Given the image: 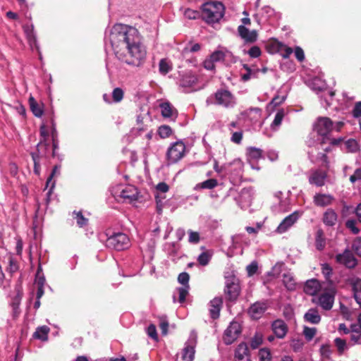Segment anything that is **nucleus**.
<instances>
[{"instance_id":"nucleus-57","label":"nucleus","mask_w":361,"mask_h":361,"mask_svg":"<svg viewBox=\"0 0 361 361\" xmlns=\"http://www.w3.org/2000/svg\"><path fill=\"white\" fill-rule=\"evenodd\" d=\"M286 94L280 95L278 92V94L271 101L270 104L273 105L274 106H279L286 100Z\"/></svg>"},{"instance_id":"nucleus-53","label":"nucleus","mask_w":361,"mask_h":361,"mask_svg":"<svg viewBox=\"0 0 361 361\" xmlns=\"http://www.w3.org/2000/svg\"><path fill=\"white\" fill-rule=\"evenodd\" d=\"M123 91L120 87L115 88L112 92V99L114 102H119L123 98Z\"/></svg>"},{"instance_id":"nucleus-43","label":"nucleus","mask_w":361,"mask_h":361,"mask_svg":"<svg viewBox=\"0 0 361 361\" xmlns=\"http://www.w3.org/2000/svg\"><path fill=\"white\" fill-rule=\"evenodd\" d=\"M274 45L276 47V51L282 50L283 48H284V51L281 54V56L284 59L288 58L290 56V55L293 53L292 48L287 47L279 42H276Z\"/></svg>"},{"instance_id":"nucleus-34","label":"nucleus","mask_w":361,"mask_h":361,"mask_svg":"<svg viewBox=\"0 0 361 361\" xmlns=\"http://www.w3.org/2000/svg\"><path fill=\"white\" fill-rule=\"evenodd\" d=\"M29 104H30V109L32 112V114L36 116V117H41L43 114V109L41 106V105H39L37 102L36 100L34 99V97H30V99H29Z\"/></svg>"},{"instance_id":"nucleus-8","label":"nucleus","mask_w":361,"mask_h":361,"mask_svg":"<svg viewBox=\"0 0 361 361\" xmlns=\"http://www.w3.org/2000/svg\"><path fill=\"white\" fill-rule=\"evenodd\" d=\"M335 260L338 264L347 269H354L357 264V259L348 248L345 249L343 252L337 254L335 256Z\"/></svg>"},{"instance_id":"nucleus-54","label":"nucleus","mask_w":361,"mask_h":361,"mask_svg":"<svg viewBox=\"0 0 361 361\" xmlns=\"http://www.w3.org/2000/svg\"><path fill=\"white\" fill-rule=\"evenodd\" d=\"M345 226L350 230L353 234H357L360 229L356 226V221L355 219H348L345 222Z\"/></svg>"},{"instance_id":"nucleus-17","label":"nucleus","mask_w":361,"mask_h":361,"mask_svg":"<svg viewBox=\"0 0 361 361\" xmlns=\"http://www.w3.org/2000/svg\"><path fill=\"white\" fill-rule=\"evenodd\" d=\"M224 291L229 300H235L239 295L240 286L238 283L227 280Z\"/></svg>"},{"instance_id":"nucleus-7","label":"nucleus","mask_w":361,"mask_h":361,"mask_svg":"<svg viewBox=\"0 0 361 361\" xmlns=\"http://www.w3.org/2000/svg\"><path fill=\"white\" fill-rule=\"evenodd\" d=\"M185 151V146L181 141H177L171 145L169 147L166 157L170 164H175L181 159Z\"/></svg>"},{"instance_id":"nucleus-40","label":"nucleus","mask_w":361,"mask_h":361,"mask_svg":"<svg viewBox=\"0 0 361 361\" xmlns=\"http://www.w3.org/2000/svg\"><path fill=\"white\" fill-rule=\"evenodd\" d=\"M335 345L337 348V350L340 354L343 353V352L348 350L350 346L345 339L341 338H336L334 339Z\"/></svg>"},{"instance_id":"nucleus-18","label":"nucleus","mask_w":361,"mask_h":361,"mask_svg":"<svg viewBox=\"0 0 361 361\" xmlns=\"http://www.w3.org/2000/svg\"><path fill=\"white\" fill-rule=\"evenodd\" d=\"M271 329L275 336L279 338H283L288 332V326L281 319L274 321L271 324Z\"/></svg>"},{"instance_id":"nucleus-5","label":"nucleus","mask_w":361,"mask_h":361,"mask_svg":"<svg viewBox=\"0 0 361 361\" xmlns=\"http://www.w3.org/2000/svg\"><path fill=\"white\" fill-rule=\"evenodd\" d=\"M207 104H214L219 106H222L226 108H232L235 104V98L233 94L226 89H219L214 94L207 99Z\"/></svg>"},{"instance_id":"nucleus-45","label":"nucleus","mask_w":361,"mask_h":361,"mask_svg":"<svg viewBox=\"0 0 361 361\" xmlns=\"http://www.w3.org/2000/svg\"><path fill=\"white\" fill-rule=\"evenodd\" d=\"M303 335L307 341H310L313 339L317 333V329L315 327H309L305 326L303 327Z\"/></svg>"},{"instance_id":"nucleus-63","label":"nucleus","mask_w":361,"mask_h":361,"mask_svg":"<svg viewBox=\"0 0 361 361\" xmlns=\"http://www.w3.org/2000/svg\"><path fill=\"white\" fill-rule=\"evenodd\" d=\"M258 269L257 263L256 262H251L249 265L247 266L246 270L248 276H251L254 275Z\"/></svg>"},{"instance_id":"nucleus-51","label":"nucleus","mask_w":361,"mask_h":361,"mask_svg":"<svg viewBox=\"0 0 361 361\" xmlns=\"http://www.w3.org/2000/svg\"><path fill=\"white\" fill-rule=\"evenodd\" d=\"M172 133V130L169 126H161L158 129V134L162 138L169 137Z\"/></svg>"},{"instance_id":"nucleus-56","label":"nucleus","mask_w":361,"mask_h":361,"mask_svg":"<svg viewBox=\"0 0 361 361\" xmlns=\"http://www.w3.org/2000/svg\"><path fill=\"white\" fill-rule=\"evenodd\" d=\"M209 58L214 63L222 61L225 59V54L221 51H216L209 56Z\"/></svg>"},{"instance_id":"nucleus-11","label":"nucleus","mask_w":361,"mask_h":361,"mask_svg":"<svg viewBox=\"0 0 361 361\" xmlns=\"http://www.w3.org/2000/svg\"><path fill=\"white\" fill-rule=\"evenodd\" d=\"M23 31L25 34L27 40L30 48L34 50L36 49L37 51L39 54V58L41 59V54L39 50V46L37 42V35L34 30L33 24H25L23 26Z\"/></svg>"},{"instance_id":"nucleus-30","label":"nucleus","mask_w":361,"mask_h":361,"mask_svg":"<svg viewBox=\"0 0 361 361\" xmlns=\"http://www.w3.org/2000/svg\"><path fill=\"white\" fill-rule=\"evenodd\" d=\"M247 157L248 161H256L262 157V150L255 147H249L247 149Z\"/></svg>"},{"instance_id":"nucleus-1","label":"nucleus","mask_w":361,"mask_h":361,"mask_svg":"<svg viewBox=\"0 0 361 361\" xmlns=\"http://www.w3.org/2000/svg\"><path fill=\"white\" fill-rule=\"evenodd\" d=\"M105 47L109 44L116 57L135 67L142 66L147 57L146 47L139 31L132 26L118 23L106 31Z\"/></svg>"},{"instance_id":"nucleus-28","label":"nucleus","mask_w":361,"mask_h":361,"mask_svg":"<svg viewBox=\"0 0 361 361\" xmlns=\"http://www.w3.org/2000/svg\"><path fill=\"white\" fill-rule=\"evenodd\" d=\"M248 118L253 121L255 125H257L258 127H261L262 122L259 121L262 116V110L259 108H250L247 113Z\"/></svg>"},{"instance_id":"nucleus-46","label":"nucleus","mask_w":361,"mask_h":361,"mask_svg":"<svg viewBox=\"0 0 361 361\" xmlns=\"http://www.w3.org/2000/svg\"><path fill=\"white\" fill-rule=\"evenodd\" d=\"M262 335L259 333H256L255 336L251 338L250 347L252 349H257L262 345Z\"/></svg>"},{"instance_id":"nucleus-44","label":"nucleus","mask_w":361,"mask_h":361,"mask_svg":"<svg viewBox=\"0 0 361 361\" xmlns=\"http://www.w3.org/2000/svg\"><path fill=\"white\" fill-rule=\"evenodd\" d=\"M212 259V254L209 251L202 252L197 257L198 263L202 266H206Z\"/></svg>"},{"instance_id":"nucleus-27","label":"nucleus","mask_w":361,"mask_h":361,"mask_svg":"<svg viewBox=\"0 0 361 361\" xmlns=\"http://www.w3.org/2000/svg\"><path fill=\"white\" fill-rule=\"evenodd\" d=\"M197 78L190 72L185 73L182 75L180 80V85L183 87H192L197 82Z\"/></svg>"},{"instance_id":"nucleus-29","label":"nucleus","mask_w":361,"mask_h":361,"mask_svg":"<svg viewBox=\"0 0 361 361\" xmlns=\"http://www.w3.org/2000/svg\"><path fill=\"white\" fill-rule=\"evenodd\" d=\"M285 111L283 109H280L277 111L274 119L270 125L272 131H277L281 125L282 121L285 116Z\"/></svg>"},{"instance_id":"nucleus-50","label":"nucleus","mask_w":361,"mask_h":361,"mask_svg":"<svg viewBox=\"0 0 361 361\" xmlns=\"http://www.w3.org/2000/svg\"><path fill=\"white\" fill-rule=\"evenodd\" d=\"M258 356L259 361H270L271 357L270 350L267 348L260 349Z\"/></svg>"},{"instance_id":"nucleus-36","label":"nucleus","mask_w":361,"mask_h":361,"mask_svg":"<svg viewBox=\"0 0 361 361\" xmlns=\"http://www.w3.org/2000/svg\"><path fill=\"white\" fill-rule=\"evenodd\" d=\"M218 182L214 178L207 179L202 183H198L195 185V189H213L217 186Z\"/></svg>"},{"instance_id":"nucleus-61","label":"nucleus","mask_w":361,"mask_h":361,"mask_svg":"<svg viewBox=\"0 0 361 361\" xmlns=\"http://www.w3.org/2000/svg\"><path fill=\"white\" fill-rule=\"evenodd\" d=\"M188 241L192 244H197L200 241V234L198 232L189 231Z\"/></svg>"},{"instance_id":"nucleus-41","label":"nucleus","mask_w":361,"mask_h":361,"mask_svg":"<svg viewBox=\"0 0 361 361\" xmlns=\"http://www.w3.org/2000/svg\"><path fill=\"white\" fill-rule=\"evenodd\" d=\"M21 300V295L18 294L13 299L11 302V307L13 310V315L14 317H16L20 314V303Z\"/></svg>"},{"instance_id":"nucleus-48","label":"nucleus","mask_w":361,"mask_h":361,"mask_svg":"<svg viewBox=\"0 0 361 361\" xmlns=\"http://www.w3.org/2000/svg\"><path fill=\"white\" fill-rule=\"evenodd\" d=\"M189 286H182L176 288L178 294V300L180 303L183 302L188 294Z\"/></svg>"},{"instance_id":"nucleus-4","label":"nucleus","mask_w":361,"mask_h":361,"mask_svg":"<svg viewBox=\"0 0 361 361\" xmlns=\"http://www.w3.org/2000/svg\"><path fill=\"white\" fill-rule=\"evenodd\" d=\"M106 247L122 251L126 250L130 246V240L128 235L122 232H114L111 234L106 233Z\"/></svg>"},{"instance_id":"nucleus-39","label":"nucleus","mask_w":361,"mask_h":361,"mask_svg":"<svg viewBox=\"0 0 361 361\" xmlns=\"http://www.w3.org/2000/svg\"><path fill=\"white\" fill-rule=\"evenodd\" d=\"M73 218L76 219L77 225L82 228L86 226L88 223V219L85 218L81 212H73Z\"/></svg>"},{"instance_id":"nucleus-35","label":"nucleus","mask_w":361,"mask_h":361,"mask_svg":"<svg viewBox=\"0 0 361 361\" xmlns=\"http://www.w3.org/2000/svg\"><path fill=\"white\" fill-rule=\"evenodd\" d=\"M326 246V240L324 236V232L322 230L319 229L316 233L315 236V247L316 248L322 251Z\"/></svg>"},{"instance_id":"nucleus-37","label":"nucleus","mask_w":361,"mask_h":361,"mask_svg":"<svg viewBox=\"0 0 361 361\" xmlns=\"http://www.w3.org/2000/svg\"><path fill=\"white\" fill-rule=\"evenodd\" d=\"M39 149H37V152H31L30 155L34 162V173L39 176L40 174L41 166H40V156L39 155Z\"/></svg>"},{"instance_id":"nucleus-60","label":"nucleus","mask_w":361,"mask_h":361,"mask_svg":"<svg viewBox=\"0 0 361 361\" xmlns=\"http://www.w3.org/2000/svg\"><path fill=\"white\" fill-rule=\"evenodd\" d=\"M243 68L246 71V73L241 75V79L243 81L245 82L249 80L251 78L252 75L255 73L247 64H243Z\"/></svg>"},{"instance_id":"nucleus-31","label":"nucleus","mask_w":361,"mask_h":361,"mask_svg":"<svg viewBox=\"0 0 361 361\" xmlns=\"http://www.w3.org/2000/svg\"><path fill=\"white\" fill-rule=\"evenodd\" d=\"M50 329L47 326H42L37 327L35 333L33 334V338L39 339L42 341L48 340V334Z\"/></svg>"},{"instance_id":"nucleus-52","label":"nucleus","mask_w":361,"mask_h":361,"mask_svg":"<svg viewBox=\"0 0 361 361\" xmlns=\"http://www.w3.org/2000/svg\"><path fill=\"white\" fill-rule=\"evenodd\" d=\"M231 166L234 167V174L237 176H242L243 164L240 160H235Z\"/></svg>"},{"instance_id":"nucleus-59","label":"nucleus","mask_w":361,"mask_h":361,"mask_svg":"<svg viewBox=\"0 0 361 361\" xmlns=\"http://www.w3.org/2000/svg\"><path fill=\"white\" fill-rule=\"evenodd\" d=\"M190 276L187 272H182L178 276V281L183 286H189Z\"/></svg>"},{"instance_id":"nucleus-19","label":"nucleus","mask_w":361,"mask_h":361,"mask_svg":"<svg viewBox=\"0 0 361 361\" xmlns=\"http://www.w3.org/2000/svg\"><path fill=\"white\" fill-rule=\"evenodd\" d=\"M239 36L246 42H254L257 40V33L255 30H249L243 25H240L238 27Z\"/></svg>"},{"instance_id":"nucleus-20","label":"nucleus","mask_w":361,"mask_h":361,"mask_svg":"<svg viewBox=\"0 0 361 361\" xmlns=\"http://www.w3.org/2000/svg\"><path fill=\"white\" fill-rule=\"evenodd\" d=\"M223 304V300L221 298H214L209 302V313L212 319H216L219 317L220 310Z\"/></svg>"},{"instance_id":"nucleus-15","label":"nucleus","mask_w":361,"mask_h":361,"mask_svg":"<svg viewBox=\"0 0 361 361\" xmlns=\"http://www.w3.org/2000/svg\"><path fill=\"white\" fill-rule=\"evenodd\" d=\"M267 310V304L265 301H257L249 307L248 314L253 319H259Z\"/></svg>"},{"instance_id":"nucleus-21","label":"nucleus","mask_w":361,"mask_h":361,"mask_svg":"<svg viewBox=\"0 0 361 361\" xmlns=\"http://www.w3.org/2000/svg\"><path fill=\"white\" fill-rule=\"evenodd\" d=\"M236 361H250L249 349L245 343H240L235 350Z\"/></svg>"},{"instance_id":"nucleus-55","label":"nucleus","mask_w":361,"mask_h":361,"mask_svg":"<svg viewBox=\"0 0 361 361\" xmlns=\"http://www.w3.org/2000/svg\"><path fill=\"white\" fill-rule=\"evenodd\" d=\"M353 250L359 257H361V237H357L353 242L352 244Z\"/></svg>"},{"instance_id":"nucleus-2","label":"nucleus","mask_w":361,"mask_h":361,"mask_svg":"<svg viewBox=\"0 0 361 361\" xmlns=\"http://www.w3.org/2000/svg\"><path fill=\"white\" fill-rule=\"evenodd\" d=\"M202 19L207 23L219 22L224 15V6L219 1H209L201 7Z\"/></svg>"},{"instance_id":"nucleus-16","label":"nucleus","mask_w":361,"mask_h":361,"mask_svg":"<svg viewBox=\"0 0 361 361\" xmlns=\"http://www.w3.org/2000/svg\"><path fill=\"white\" fill-rule=\"evenodd\" d=\"M335 198L330 194L317 192L313 197V203L317 207H325L331 205Z\"/></svg>"},{"instance_id":"nucleus-33","label":"nucleus","mask_w":361,"mask_h":361,"mask_svg":"<svg viewBox=\"0 0 361 361\" xmlns=\"http://www.w3.org/2000/svg\"><path fill=\"white\" fill-rule=\"evenodd\" d=\"M342 148L347 152L355 153L360 149L357 142L354 139H349L345 141L343 144Z\"/></svg>"},{"instance_id":"nucleus-12","label":"nucleus","mask_w":361,"mask_h":361,"mask_svg":"<svg viewBox=\"0 0 361 361\" xmlns=\"http://www.w3.org/2000/svg\"><path fill=\"white\" fill-rule=\"evenodd\" d=\"M252 198V189L251 188H243L238 197H235V201L240 208L245 209L251 204Z\"/></svg>"},{"instance_id":"nucleus-42","label":"nucleus","mask_w":361,"mask_h":361,"mask_svg":"<svg viewBox=\"0 0 361 361\" xmlns=\"http://www.w3.org/2000/svg\"><path fill=\"white\" fill-rule=\"evenodd\" d=\"M322 273L324 275L325 279L327 281L331 283L333 269L329 264L324 263L322 264Z\"/></svg>"},{"instance_id":"nucleus-3","label":"nucleus","mask_w":361,"mask_h":361,"mask_svg":"<svg viewBox=\"0 0 361 361\" xmlns=\"http://www.w3.org/2000/svg\"><path fill=\"white\" fill-rule=\"evenodd\" d=\"M314 130L323 137V140H329L332 145H338L341 138L330 139L329 135L334 131V122L329 117H318L314 124Z\"/></svg>"},{"instance_id":"nucleus-6","label":"nucleus","mask_w":361,"mask_h":361,"mask_svg":"<svg viewBox=\"0 0 361 361\" xmlns=\"http://www.w3.org/2000/svg\"><path fill=\"white\" fill-rule=\"evenodd\" d=\"M139 192L137 188L128 185L121 188L119 191L115 192L114 196L120 198L124 202L133 203L137 200Z\"/></svg>"},{"instance_id":"nucleus-62","label":"nucleus","mask_w":361,"mask_h":361,"mask_svg":"<svg viewBox=\"0 0 361 361\" xmlns=\"http://www.w3.org/2000/svg\"><path fill=\"white\" fill-rule=\"evenodd\" d=\"M249 56L252 58H257L261 55V49L257 46L252 47L247 51Z\"/></svg>"},{"instance_id":"nucleus-9","label":"nucleus","mask_w":361,"mask_h":361,"mask_svg":"<svg viewBox=\"0 0 361 361\" xmlns=\"http://www.w3.org/2000/svg\"><path fill=\"white\" fill-rule=\"evenodd\" d=\"M303 212L297 210L286 216L276 228V232L283 233L288 231L302 216Z\"/></svg>"},{"instance_id":"nucleus-14","label":"nucleus","mask_w":361,"mask_h":361,"mask_svg":"<svg viewBox=\"0 0 361 361\" xmlns=\"http://www.w3.org/2000/svg\"><path fill=\"white\" fill-rule=\"evenodd\" d=\"M327 174L325 171L319 169L311 171L308 176V180L310 184L317 187H322L324 185Z\"/></svg>"},{"instance_id":"nucleus-38","label":"nucleus","mask_w":361,"mask_h":361,"mask_svg":"<svg viewBox=\"0 0 361 361\" xmlns=\"http://www.w3.org/2000/svg\"><path fill=\"white\" fill-rule=\"evenodd\" d=\"M283 282L288 290H294L295 288V282L293 276L290 274H284L283 275Z\"/></svg>"},{"instance_id":"nucleus-26","label":"nucleus","mask_w":361,"mask_h":361,"mask_svg":"<svg viewBox=\"0 0 361 361\" xmlns=\"http://www.w3.org/2000/svg\"><path fill=\"white\" fill-rule=\"evenodd\" d=\"M161 115L164 118H176L177 111L169 102H163L160 104Z\"/></svg>"},{"instance_id":"nucleus-58","label":"nucleus","mask_w":361,"mask_h":361,"mask_svg":"<svg viewBox=\"0 0 361 361\" xmlns=\"http://www.w3.org/2000/svg\"><path fill=\"white\" fill-rule=\"evenodd\" d=\"M317 159L320 161L321 166L325 168L329 167L328 157L324 152H319L317 154Z\"/></svg>"},{"instance_id":"nucleus-22","label":"nucleus","mask_w":361,"mask_h":361,"mask_svg":"<svg viewBox=\"0 0 361 361\" xmlns=\"http://www.w3.org/2000/svg\"><path fill=\"white\" fill-rule=\"evenodd\" d=\"M60 166L56 165L52 169V171L49 176L48 177L47 182H46V188L49 187L51 184L50 189L47 193V197L45 198L46 204L48 205L49 200H50V195H51L52 190L55 186V182H51L52 178L56 176H59L60 174Z\"/></svg>"},{"instance_id":"nucleus-64","label":"nucleus","mask_w":361,"mask_h":361,"mask_svg":"<svg viewBox=\"0 0 361 361\" xmlns=\"http://www.w3.org/2000/svg\"><path fill=\"white\" fill-rule=\"evenodd\" d=\"M353 116L355 118H358L361 116V102L355 103L353 109Z\"/></svg>"},{"instance_id":"nucleus-23","label":"nucleus","mask_w":361,"mask_h":361,"mask_svg":"<svg viewBox=\"0 0 361 361\" xmlns=\"http://www.w3.org/2000/svg\"><path fill=\"white\" fill-rule=\"evenodd\" d=\"M195 341H190L185 344L182 351L183 361H192L195 357Z\"/></svg>"},{"instance_id":"nucleus-47","label":"nucleus","mask_w":361,"mask_h":361,"mask_svg":"<svg viewBox=\"0 0 361 361\" xmlns=\"http://www.w3.org/2000/svg\"><path fill=\"white\" fill-rule=\"evenodd\" d=\"M159 70L163 75H166L171 70V67L166 59H162L160 60L159 63Z\"/></svg>"},{"instance_id":"nucleus-10","label":"nucleus","mask_w":361,"mask_h":361,"mask_svg":"<svg viewBox=\"0 0 361 361\" xmlns=\"http://www.w3.org/2000/svg\"><path fill=\"white\" fill-rule=\"evenodd\" d=\"M241 333V327L238 322H231L230 325L224 331L223 341L226 345L232 344Z\"/></svg>"},{"instance_id":"nucleus-32","label":"nucleus","mask_w":361,"mask_h":361,"mask_svg":"<svg viewBox=\"0 0 361 361\" xmlns=\"http://www.w3.org/2000/svg\"><path fill=\"white\" fill-rule=\"evenodd\" d=\"M319 289V282L316 279H311L306 281L304 290L307 294L314 295Z\"/></svg>"},{"instance_id":"nucleus-49","label":"nucleus","mask_w":361,"mask_h":361,"mask_svg":"<svg viewBox=\"0 0 361 361\" xmlns=\"http://www.w3.org/2000/svg\"><path fill=\"white\" fill-rule=\"evenodd\" d=\"M184 16L190 20H195L200 17V13L196 10L187 8L184 11Z\"/></svg>"},{"instance_id":"nucleus-25","label":"nucleus","mask_w":361,"mask_h":361,"mask_svg":"<svg viewBox=\"0 0 361 361\" xmlns=\"http://www.w3.org/2000/svg\"><path fill=\"white\" fill-rule=\"evenodd\" d=\"M338 220L336 212L332 209H328L323 215V222L327 226H334Z\"/></svg>"},{"instance_id":"nucleus-13","label":"nucleus","mask_w":361,"mask_h":361,"mask_svg":"<svg viewBox=\"0 0 361 361\" xmlns=\"http://www.w3.org/2000/svg\"><path fill=\"white\" fill-rule=\"evenodd\" d=\"M335 291L330 289L327 292L322 293L318 298V304L325 310H330L334 302Z\"/></svg>"},{"instance_id":"nucleus-24","label":"nucleus","mask_w":361,"mask_h":361,"mask_svg":"<svg viewBox=\"0 0 361 361\" xmlns=\"http://www.w3.org/2000/svg\"><path fill=\"white\" fill-rule=\"evenodd\" d=\"M303 319L306 322L318 324L321 322L322 317L317 308H310L305 312Z\"/></svg>"}]
</instances>
